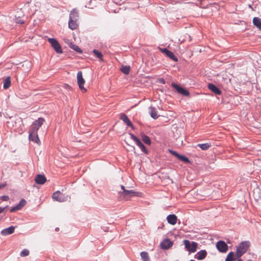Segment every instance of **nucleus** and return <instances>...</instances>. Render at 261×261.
<instances>
[{
	"mask_svg": "<svg viewBox=\"0 0 261 261\" xmlns=\"http://www.w3.org/2000/svg\"><path fill=\"white\" fill-rule=\"evenodd\" d=\"M250 245V242L245 241L242 242L239 245L237 248L236 256L239 258L241 257L244 253H245Z\"/></svg>",
	"mask_w": 261,
	"mask_h": 261,
	"instance_id": "nucleus-1",
	"label": "nucleus"
},
{
	"mask_svg": "<svg viewBox=\"0 0 261 261\" xmlns=\"http://www.w3.org/2000/svg\"><path fill=\"white\" fill-rule=\"evenodd\" d=\"M44 121L45 120L44 118L41 117L39 118L37 120L33 121L29 130L32 131L33 132L32 133L35 134L36 133L38 132V129L42 126Z\"/></svg>",
	"mask_w": 261,
	"mask_h": 261,
	"instance_id": "nucleus-2",
	"label": "nucleus"
},
{
	"mask_svg": "<svg viewBox=\"0 0 261 261\" xmlns=\"http://www.w3.org/2000/svg\"><path fill=\"white\" fill-rule=\"evenodd\" d=\"M119 195L124 198L127 199L133 197H141L142 193L139 192H136L134 190H125L122 192H119Z\"/></svg>",
	"mask_w": 261,
	"mask_h": 261,
	"instance_id": "nucleus-3",
	"label": "nucleus"
},
{
	"mask_svg": "<svg viewBox=\"0 0 261 261\" xmlns=\"http://www.w3.org/2000/svg\"><path fill=\"white\" fill-rule=\"evenodd\" d=\"M48 41L57 53L62 54L63 53L62 47L56 39L50 38L48 39Z\"/></svg>",
	"mask_w": 261,
	"mask_h": 261,
	"instance_id": "nucleus-4",
	"label": "nucleus"
},
{
	"mask_svg": "<svg viewBox=\"0 0 261 261\" xmlns=\"http://www.w3.org/2000/svg\"><path fill=\"white\" fill-rule=\"evenodd\" d=\"M184 244L185 248L189 252H195L197 250L198 244L195 242H190L188 240L184 241Z\"/></svg>",
	"mask_w": 261,
	"mask_h": 261,
	"instance_id": "nucleus-5",
	"label": "nucleus"
},
{
	"mask_svg": "<svg viewBox=\"0 0 261 261\" xmlns=\"http://www.w3.org/2000/svg\"><path fill=\"white\" fill-rule=\"evenodd\" d=\"M171 86L175 89L178 93L186 96L190 95L189 91L185 88L175 83H172Z\"/></svg>",
	"mask_w": 261,
	"mask_h": 261,
	"instance_id": "nucleus-6",
	"label": "nucleus"
},
{
	"mask_svg": "<svg viewBox=\"0 0 261 261\" xmlns=\"http://www.w3.org/2000/svg\"><path fill=\"white\" fill-rule=\"evenodd\" d=\"M216 246L220 252L225 253L228 250V246L224 241L220 240L218 241Z\"/></svg>",
	"mask_w": 261,
	"mask_h": 261,
	"instance_id": "nucleus-7",
	"label": "nucleus"
},
{
	"mask_svg": "<svg viewBox=\"0 0 261 261\" xmlns=\"http://www.w3.org/2000/svg\"><path fill=\"white\" fill-rule=\"evenodd\" d=\"M77 81L79 88L81 90H83L84 92L86 91V89L84 88V85L85 83V81L83 77L82 72L81 71H78L77 73Z\"/></svg>",
	"mask_w": 261,
	"mask_h": 261,
	"instance_id": "nucleus-8",
	"label": "nucleus"
},
{
	"mask_svg": "<svg viewBox=\"0 0 261 261\" xmlns=\"http://www.w3.org/2000/svg\"><path fill=\"white\" fill-rule=\"evenodd\" d=\"M26 204H27L26 200L22 198L20 200L19 202L16 205L11 207V208L10 210V212L11 213H13L16 211L20 210L23 206H24Z\"/></svg>",
	"mask_w": 261,
	"mask_h": 261,
	"instance_id": "nucleus-9",
	"label": "nucleus"
},
{
	"mask_svg": "<svg viewBox=\"0 0 261 261\" xmlns=\"http://www.w3.org/2000/svg\"><path fill=\"white\" fill-rule=\"evenodd\" d=\"M173 245V242L169 239H164L160 244L161 248L164 250L170 248Z\"/></svg>",
	"mask_w": 261,
	"mask_h": 261,
	"instance_id": "nucleus-10",
	"label": "nucleus"
},
{
	"mask_svg": "<svg viewBox=\"0 0 261 261\" xmlns=\"http://www.w3.org/2000/svg\"><path fill=\"white\" fill-rule=\"evenodd\" d=\"M120 119L122 120L128 126L134 129V126L128 118L127 116L124 113L120 114Z\"/></svg>",
	"mask_w": 261,
	"mask_h": 261,
	"instance_id": "nucleus-11",
	"label": "nucleus"
},
{
	"mask_svg": "<svg viewBox=\"0 0 261 261\" xmlns=\"http://www.w3.org/2000/svg\"><path fill=\"white\" fill-rule=\"evenodd\" d=\"M52 198L54 200L60 202L65 201L63 194L59 191L54 192L52 195Z\"/></svg>",
	"mask_w": 261,
	"mask_h": 261,
	"instance_id": "nucleus-12",
	"label": "nucleus"
},
{
	"mask_svg": "<svg viewBox=\"0 0 261 261\" xmlns=\"http://www.w3.org/2000/svg\"><path fill=\"white\" fill-rule=\"evenodd\" d=\"M207 87L212 92L216 95H221L222 93L221 90L213 83H209L207 85Z\"/></svg>",
	"mask_w": 261,
	"mask_h": 261,
	"instance_id": "nucleus-13",
	"label": "nucleus"
},
{
	"mask_svg": "<svg viewBox=\"0 0 261 261\" xmlns=\"http://www.w3.org/2000/svg\"><path fill=\"white\" fill-rule=\"evenodd\" d=\"M32 131L29 130V139L30 141L36 143L37 144H40V141L39 138L38 137V135L37 133H36L35 134L32 133Z\"/></svg>",
	"mask_w": 261,
	"mask_h": 261,
	"instance_id": "nucleus-14",
	"label": "nucleus"
},
{
	"mask_svg": "<svg viewBox=\"0 0 261 261\" xmlns=\"http://www.w3.org/2000/svg\"><path fill=\"white\" fill-rule=\"evenodd\" d=\"M207 252L205 250H201L194 255V258L197 260H202L207 255Z\"/></svg>",
	"mask_w": 261,
	"mask_h": 261,
	"instance_id": "nucleus-15",
	"label": "nucleus"
},
{
	"mask_svg": "<svg viewBox=\"0 0 261 261\" xmlns=\"http://www.w3.org/2000/svg\"><path fill=\"white\" fill-rule=\"evenodd\" d=\"M15 230V227L13 226H11L8 228H5L3 229L1 233L2 236H6L12 234Z\"/></svg>",
	"mask_w": 261,
	"mask_h": 261,
	"instance_id": "nucleus-16",
	"label": "nucleus"
},
{
	"mask_svg": "<svg viewBox=\"0 0 261 261\" xmlns=\"http://www.w3.org/2000/svg\"><path fill=\"white\" fill-rule=\"evenodd\" d=\"M35 181L36 184L43 185L46 181V178L44 175L37 174L35 177Z\"/></svg>",
	"mask_w": 261,
	"mask_h": 261,
	"instance_id": "nucleus-17",
	"label": "nucleus"
},
{
	"mask_svg": "<svg viewBox=\"0 0 261 261\" xmlns=\"http://www.w3.org/2000/svg\"><path fill=\"white\" fill-rule=\"evenodd\" d=\"M166 219L168 223L172 225H175L177 222V216L174 214L169 215Z\"/></svg>",
	"mask_w": 261,
	"mask_h": 261,
	"instance_id": "nucleus-18",
	"label": "nucleus"
},
{
	"mask_svg": "<svg viewBox=\"0 0 261 261\" xmlns=\"http://www.w3.org/2000/svg\"><path fill=\"white\" fill-rule=\"evenodd\" d=\"M149 114L151 118L154 119H156L159 117V115H158V112L155 107H149Z\"/></svg>",
	"mask_w": 261,
	"mask_h": 261,
	"instance_id": "nucleus-19",
	"label": "nucleus"
},
{
	"mask_svg": "<svg viewBox=\"0 0 261 261\" xmlns=\"http://www.w3.org/2000/svg\"><path fill=\"white\" fill-rule=\"evenodd\" d=\"M141 139L142 141L148 145H150L151 144V141L150 138L144 133H142L140 134Z\"/></svg>",
	"mask_w": 261,
	"mask_h": 261,
	"instance_id": "nucleus-20",
	"label": "nucleus"
},
{
	"mask_svg": "<svg viewBox=\"0 0 261 261\" xmlns=\"http://www.w3.org/2000/svg\"><path fill=\"white\" fill-rule=\"evenodd\" d=\"M253 196L255 200H261V191L258 187H256L253 190Z\"/></svg>",
	"mask_w": 261,
	"mask_h": 261,
	"instance_id": "nucleus-21",
	"label": "nucleus"
},
{
	"mask_svg": "<svg viewBox=\"0 0 261 261\" xmlns=\"http://www.w3.org/2000/svg\"><path fill=\"white\" fill-rule=\"evenodd\" d=\"M252 22L254 26L261 31V18L257 17H254L253 18Z\"/></svg>",
	"mask_w": 261,
	"mask_h": 261,
	"instance_id": "nucleus-22",
	"label": "nucleus"
},
{
	"mask_svg": "<svg viewBox=\"0 0 261 261\" xmlns=\"http://www.w3.org/2000/svg\"><path fill=\"white\" fill-rule=\"evenodd\" d=\"M78 24L76 23V20L73 19H69L68 27L72 30H74L77 28Z\"/></svg>",
	"mask_w": 261,
	"mask_h": 261,
	"instance_id": "nucleus-23",
	"label": "nucleus"
},
{
	"mask_svg": "<svg viewBox=\"0 0 261 261\" xmlns=\"http://www.w3.org/2000/svg\"><path fill=\"white\" fill-rule=\"evenodd\" d=\"M79 17L78 11L75 9L71 11L69 14V19L77 20Z\"/></svg>",
	"mask_w": 261,
	"mask_h": 261,
	"instance_id": "nucleus-24",
	"label": "nucleus"
},
{
	"mask_svg": "<svg viewBox=\"0 0 261 261\" xmlns=\"http://www.w3.org/2000/svg\"><path fill=\"white\" fill-rule=\"evenodd\" d=\"M237 258L238 257H237L236 254L235 255L233 252L230 251L227 254L225 258V261H233L236 260Z\"/></svg>",
	"mask_w": 261,
	"mask_h": 261,
	"instance_id": "nucleus-25",
	"label": "nucleus"
},
{
	"mask_svg": "<svg viewBox=\"0 0 261 261\" xmlns=\"http://www.w3.org/2000/svg\"><path fill=\"white\" fill-rule=\"evenodd\" d=\"M11 86V78L8 76L4 81L3 88L4 89H8Z\"/></svg>",
	"mask_w": 261,
	"mask_h": 261,
	"instance_id": "nucleus-26",
	"label": "nucleus"
},
{
	"mask_svg": "<svg viewBox=\"0 0 261 261\" xmlns=\"http://www.w3.org/2000/svg\"><path fill=\"white\" fill-rule=\"evenodd\" d=\"M94 55L101 61H103L102 54L98 50L94 49L92 51Z\"/></svg>",
	"mask_w": 261,
	"mask_h": 261,
	"instance_id": "nucleus-27",
	"label": "nucleus"
},
{
	"mask_svg": "<svg viewBox=\"0 0 261 261\" xmlns=\"http://www.w3.org/2000/svg\"><path fill=\"white\" fill-rule=\"evenodd\" d=\"M166 55L173 61L175 62L178 61V58L175 56V55L172 51L169 50V51L167 53Z\"/></svg>",
	"mask_w": 261,
	"mask_h": 261,
	"instance_id": "nucleus-28",
	"label": "nucleus"
},
{
	"mask_svg": "<svg viewBox=\"0 0 261 261\" xmlns=\"http://www.w3.org/2000/svg\"><path fill=\"white\" fill-rule=\"evenodd\" d=\"M128 134L130 136V139L135 142V143L137 146L140 145L142 143L141 140L138 137H137L135 135H134L133 133H129Z\"/></svg>",
	"mask_w": 261,
	"mask_h": 261,
	"instance_id": "nucleus-29",
	"label": "nucleus"
},
{
	"mask_svg": "<svg viewBox=\"0 0 261 261\" xmlns=\"http://www.w3.org/2000/svg\"><path fill=\"white\" fill-rule=\"evenodd\" d=\"M178 159L183 162L185 164H189L191 163L190 160L189 159L188 157L182 154L179 155V156L178 158Z\"/></svg>",
	"mask_w": 261,
	"mask_h": 261,
	"instance_id": "nucleus-30",
	"label": "nucleus"
},
{
	"mask_svg": "<svg viewBox=\"0 0 261 261\" xmlns=\"http://www.w3.org/2000/svg\"><path fill=\"white\" fill-rule=\"evenodd\" d=\"M69 47L78 53H82L83 52L82 50L77 45L72 43H70Z\"/></svg>",
	"mask_w": 261,
	"mask_h": 261,
	"instance_id": "nucleus-31",
	"label": "nucleus"
},
{
	"mask_svg": "<svg viewBox=\"0 0 261 261\" xmlns=\"http://www.w3.org/2000/svg\"><path fill=\"white\" fill-rule=\"evenodd\" d=\"M130 66L127 65H122L120 70L125 74H128L130 71Z\"/></svg>",
	"mask_w": 261,
	"mask_h": 261,
	"instance_id": "nucleus-32",
	"label": "nucleus"
},
{
	"mask_svg": "<svg viewBox=\"0 0 261 261\" xmlns=\"http://www.w3.org/2000/svg\"><path fill=\"white\" fill-rule=\"evenodd\" d=\"M197 146L200 147L203 150H206L211 146V144L208 143L198 144H197Z\"/></svg>",
	"mask_w": 261,
	"mask_h": 261,
	"instance_id": "nucleus-33",
	"label": "nucleus"
},
{
	"mask_svg": "<svg viewBox=\"0 0 261 261\" xmlns=\"http://www.w3.org/2000/svg\"><path fill=\"white\" fill-rule=\"evenodd\" d=\"M141 258L143 261H150L148 254L147 252L143 251L140 253Z\"/></svg>",
	"mask_w": 261,
	"mask_h": 261,
	"instance_id": "nucleus-34",
	"label": "nucleus"
},
{
	"mask_svg": "<svg viewBox=\"0 0 261 261\" xmlns=\"http://www.w3.org/2000/svg\"><path fill=\"white\" fill-rule=\"evenodd\" d=\"M138 146L141 149V151L144 153L145 154H148L149 153L148 150L145 147V146L142 142L140 145H138Z\"/></svg>",
	"mask_w": 261,
	"mask_h": 261,
	"instance_id": "nucleus-35",
	"label": "nucleus"
},
{
	"mask_svg": "<svg viewBox=\"0 0 261 261\" xmlns=\"http://www.w3.org/2000/svg\"><path fill=\"white\" fill-rule=\"evenodd\" d=\"M29 254V251L28 249H24L23 250H22L20 253V255L22 257H23V256H28V255Z\"/></svg>",
	"mask_w": 261,
	"mask_h": 261,
	"instance_id": "nucleus-36",
	"label": "nucleus"
},
{
	"mask_svg": "<svg viewBox=\"0 0 261 261\" xmlns=\"http://www.w3.org/2000/svg\"><path fill=\"white\" fill-rule=\"evenodd\" d=\"M169 152L172 154L173 155H174V156H175L176 158H177L178 159V156H179L180 154L178 153L177 151H175V150H172V149H169Z\"/></svg>",
	"mask_w": 261,
	"mask_h": 261,
	"instance_id": "nucleus-37",
	"label": "nucleus"
},
{
	"mask_svg": "<svg viewBox=\"0 0 261 261\" xmlns=\"http://www.w3.org/2000/svg\"><path fill=\"white\" fill-rule=\"evenodd\" d=\"M15 22L18 24H23L24 23V20L21 19L19 17L15 18Z\"/></svg>",
	"mask_w": 261,
	"mask_h": 261,
	"instance_id": "nucleus-38",
	"label": "nucleus"
},
{
	"mask_svg": "<svg viewBox=\"0 0 261 261\" xmlns=\"http://www.w3.org/2000/svg\"><path fill=\"white\" fill-rule=\"evenodd\" d=\"M159 50L162 52L163 54H165V55L167 54V53L169 51V50L166 48H159Z\"/></svg>",
	"mask_w": 261,
	"mask_h": 261,
	"instance_id": "nucleus-39",
	"label": "nucleus"
},
{
	"mask_svg": "<svg viewBox=\"0 0 261 261\" xmlns=\"http://www.w3.org/2000/svg\"><path fill=\"white\" fill-rule=\"evenodd\" d=\"M9 199V197L7 195H3L1 197V199L3 201H6L8 200Z\"/></svg>",
	"mask_w": 261,
	"mask_h": 261,
	"instance_id": "nucleus-40",
	"label": "nucleus"
},
{
	"mask_svg": "<svg viewBox=\"0 0 261 261\" xmlns=\"http://www.w3.org/2000/svg\"><path fill=\"white\" fill-rule=\"evenodd\" d=\"M63 87L65 89L69 90L70 91L72 90V87L70 86H69V85L67 84H64Z\"/></svg>",
	"mask_w": 261,
	"mask_h": 261,
	"instance_id": "nucleus-41",
	"label": "nucleus"
},
{
	"mask_svg": "<svg viewBox=\"0 0 261 261\" xmlns=\"http://www.w3.org/2000/svg\"><path fill=\"white\" fill-rule=\"evenodd\" d=\"M8 207V205L5 207H0V214L2 213L6 208Z\"/></svg>",
	"mask_w": 261,
	"mask_h": 261,
	"instance_id": "nucleus-42",
	"label": "nucleus"
},
{
	"mask_svg": "<svg viewBox=\"0 0 261 261\" xmlns=\"http://www.w3.org/2000/svg\"><path fill=\"white\" fill-rule=\"evenodd\" d=\"M158 82L160 83V84H165V81L164 79L163 78H160V79H159L158 80Z\"/></svg>",
	"mask_w": 261,
	"mask_h": 261,
	"instance_id": "nucleus-43",
	"label": "nucleus"
},
{
	"mask_svg": "<svg viewBox=\"0 0 261 261\" xmlns=\"http://www.w3.org/2000/svg\"><path fill=\"white\" fill-rule=\"evenodd\" d=\"M6 186V184H0V189L4 188Z\"/></svg>",
	"mask_w": 261,
	"mask_h": 261,
	"instance_id": "nucleus-44",
	"label": "nucleus"
},
{
	"mask_svg": "<svg viewBox=\"0 0 261 261\" xmlns=\"http://www.w3.org/2000/svg\"><path fill=\"white\" fill-rule=\"evenodd\" d=\"M121 189L123 190L122 191H125V190H126L125 189L124 186H123V185H121Z\"/></svg>",
	"mask_w": 261,
	"mask_h": 261,
	"instance_id": "nucleus-45",
	"label": "nucleus"
},
{
	"mask_svg": "<svg viewBox=\"0 0 261 261\" xmlns=\"http://www.w3.org/2000/svg\"><path fill=\"white\" fill-rule=\"evenodd\" d=\"M55 230H56V231H59V227H56V228H55Z\"/></svg>",
	"mask_w": 261,
	"mask_h": 261,
	"instance_id": "nucleus-46",
	"label": "nucleus"
},
{
	"mask_svg": "<svg viewBox=\"0 0 261 261\" xmlns=\"http://www.w3.org/2000/svg\"><path fill=\"white\" fill-rule=\"evenodd\" d=\"M237 261H243V260L241 258H239L237 260Z\"/></svg>",
	"mask_w": 261,
	"mask_h": 261,
	"instance_id": "nucleus-47",
	"label": "nucleus"
},
{
	"mask_svg": "<svg viewBox=\"0 0 261 261\" xmlns=\"http://www.w3.org/2000/svg\"><path fill=\"white\" fill-rule=\"evenodd\" d=\"M247 261H253L252 259H248Z\"/></svg>",
	"mask_w": 261,
	"mask_h": 261,
	"instance_id": "nucleus-48",
	"label": "nucleus"
}]
</instances>
